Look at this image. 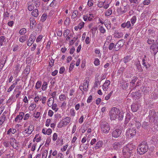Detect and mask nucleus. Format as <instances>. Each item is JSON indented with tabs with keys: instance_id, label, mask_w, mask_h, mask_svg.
I'll use <instances>...</instances> for the list:
<instances>
[{
	"instance_id": "obj_1",
	"label": "nucleus",
	"mask_w": 158,
	"mask_h": 158,
	"mask_svg": "<svg viewBox=\"0 0 158 158\" xmlns=\"http://www.w3.org/2000/svg\"><path fill=\"white\" fill-rule=\"evenodd\" d=\"M110 118L111 120L118 118L122 120L123 117V112L121 111L119 109L115 107L112 108L110 112Z\"/></svg>"
},
{
	"instance_id": "obj_2",
	"label": "nucleus",
	"mask_w": 158,
	"mask_h": 158,
	"mask_svg": "<svg viewBox=\"0 0 158 158\" xmlns=\"http://www.w3.org/2000/svg\"><path fill=\"white\" fill-rule=\"evenodd\" d=\"M135 146L132 144H128L123 148L122 154L125 158H129L134 154Z\"/></svg>"
},
{
	"instance_id": "obj_3",
	"label": "nucleus",
	"mask_w": 158,
	"mask_h": 158,
	"mask_svg": "<svg viewBox=\"0 0 158 158\" xmlns=\"http://www.w3.org/2000/svg\"><path fill=\"white\" fill-rule=\"evenodd\" d=\"M148 149V146L147 143L143 141L139 145L137 148V151L139 154L143 155L147 152Z\"/></svg>"
},
{
	"instance_id": "obj_4",
	"label": "nucleus",
	"mask_w": 158,
	"mask_h": 158,
	"mask_svg": "<svg viewBox=\"0 0 158 158\" xmlns=\"http://www.w3.org/2000/svg\"><path fill=\"white\" fill-rule=\"evenodd\" d=\"M148 117L149 122L151 123H155L158 120V113L154 111H150Z\"/></svg>"
},
{
	"instance_id": "obj_5",
	"label": "nucleus",
	"mask_w": 158,
	"mask_h": 158,
	"mask_svg": "<svg viewBox=\"0 0 158 158\" xmlns=\"http://www.w3.org/2000/svg\"><path fill=\"white\" fill-rule=\"evenodd\" d=\"M102 131L104 133H107L110 130V127L108 123L106 122H102L101 123Z\"/></svg>"
},
{
	"instance_id": "obj_6",
	"label": "nucleus",
	"mask_w": 158,
	"mask_h": 158,
	"mask_svg": "<svg viewBox=\"0 0 158 158\" xmlns=\"http://www.w3.org/2000/svg\"><path fill=\"white\" fill-rule=\"evenodd\" d=\"M136 131L135 129L133 128L128 129L126 132V137L129 138L131 139L133 138L135 135Z\"/></svg>"
},
{
	"instance_id": "obj_7",
	"label": "nucleus",
	"mask_w": 158,
	"mask_h": 158,
	"mask_svg": "<svg viewBox=\"0 0 158 158\" xmlns=\"http://www.w3.org/2000/svg\"><path fill=\"white\" fill-rule=\"evenodd\" d=\"M36 33H33L31 34L27 42V44L28 46H31L35 39V36Z\"/></svg>"
},
{
	"instance_id": "obj_8",
	"label": "nucleus",
	"mask_w": 158,
	"mask_h": 158,
	"mask_svg": "<svg viewBox=\"0 0 158 158\" xmlns=\"http://www.w3.org/2000/svg\"><path fill=\"white\" fill-rule=\"evenodd\" d=\"M33 130V125H31L28 127L23 132V133L24 135L26 134L29 135L32 133Z\"/></svg>"
},
{
	"instance_id": "obj_9",
	"label": "nucleus",
	"mask_w": 158,
	"mask_h": 158,
	"mask_svg": "<svg viewBox=\"0 0 158 158\" xmlns=\"http://www.w3.org/2000/svg\"><path fill=\"white\" fill-rule=\"evenodd\" d=\"M10 140V145L14 148L17 149L18 148L19 144L17 141L14 138H11Z\"/></svg>"
},
{
	"instance_id": "obj_10",
	"label": "nucleus",
	"mask_w": 158,
	"mask_h": 158,
	"mask_svg": "<svg viewBox=\"0 0 158 158\" xmlns=\"http://www.w3.org/2000/svg\"><path fill=\"white\" fill-rule=\"evenodd\" d=\"M121 133L122 131L121 130L119 129H116L113 131L112 135L114 138H117L120 136Z\"/></svg>"
},
{
	"instance_id": "obj_11",
	"label": "nucleus",
	"mask_w": 158,
	"mask_h": 158,
	"mask_svg": "<svg viewBox=\"0 0 158 158\" xmlns=\"http://www.w3.org/2000/svg\"><path fill=\"white\" fill-rule=\"evenodd\" d=\"M150 49L152 50L154 55L158 52V42L156 41V44H153L151 46Z\"/></svg>"
},
{
	"instance_id": "obj_12",
	"label": "nucleus",
	"mask_w": 158,
	"mask_h": 158,
	"mask_svg": "<svg viewBox=\"0 0 158 158\" xmlns=\"http://www.w3.org/2000/svg\"><path fill=\"white\" fill-rule=\"evenodd\" d=\"M122 144L120 142H115L113 144L112 147L114 150H118L121 148Z\"/></svg>"
},
{
	"instance_id": "obj_13",
	"label": "nucleus",
	"mask_w": 158,
	"mask_h": 158,
	"mask_svg": "<svg viewBox=\"0 0 158 158\" xmlns=\"http://www.w3.org/2000/svg\"><path fill=\"white\" fill-rule=\"evenodd\" d=\"M24 115V113L23 112H20L19 113V115L17 116L15 119V121L19 122L20 120L22 119Z\"/></svg>"
},
{
	"instance_id": "obj_14",
	"label": "nucleus",
	"mask_w": 158,
	"mask_h": 158,
	"mask_svg": "<svg viewBox=\"0 0 158 158\" xmlns=\"http://www.w3.org/2000/svg\"><path fill=\"white\" fill-rule=\"evenodd\" d=\"M110 81L108 80H106L102 85L103 89L104 91H106L108 89V86L110 85Z\"/></svg>"
},
{
	"instance_id": "obj_15",
	"label": "nucleus",
	"mask_w": 158,
	"mask_h": 158,
	"mask_svg": "<svg viewBox=\"0 0 158 158\" xmlns=\"http://www.w3.org/2000/svg\"><path fill=\"white\" fill-rule=\"evenodd\" d=\"M142 64L143 66L144 67H145V68L147 69L149 68L150 66L149 64L147 61V60L144 58H143L142 59Z\"/></svg>"
},
{
	"instance_id": "obj_16",
	"label": "nucleus",
	"mask_w": 158,
	"mask_h": 158,
	"mask_svg": "<svg viewBox=\"0 0 158 158\" xmlns=\"http://www.w3.org/2000/svg\"><path fill=\"white\" fill-rule=\"evenodd\" d=\"M139 108V105L137 103H134L131 106V109L134 112H136Z\"/></svg>"
},
{
	"instance_id": "obj_17",
	"label": "nucleus",
	"mask_w": 158,
	"mask_h": 158,
	"mask_svg": "<svg viewBox=\"0 0 158 158\" xmlns=\"http://www.w3.org/2000/svg\"><path fill=\"white\" fill-rule=\"evenodd\" d=\"M149 38H154L156 36V34L155 31L149 29L148 30Z\"/></svg>"
},
{
	"instance_id": "obj_18",
	"label": "nucleus",
	"mask_w": 158,
	"mask_h": 158,
	"mask_svg": "<svg viewBox=\"0 0 158 158\" xmlns=\"http://www.w3.org/2000/svg\"><path fill=\"white\" fill-rule=\"evenodd\" d=\"M111 2V0H105L103 2H104L103 8L106 9L108 8Z\"/></svg>"
},
{
	"instance_id": "obj_19",
	"label": "nucleus",
	"mask_w": 158,
	"mask_h": 158,
	"mask_svg": "<svg viewBox=\"0 0 158 158\" xmlns=\"http://www.w3.org/2000/svg\"><path fill=\"white\" fill-rule=\"evenodd\" d=\"M131 59V56H127L123 58V62L125 63V65H127V63L130 61Z\"/></svg>"
},
{
	"instance_id": "obj_20",
	"label": "nucleus",
	"mask_w": 158,
	"mask_h": 158,
	"mask_svg": "<svg viewBox=\"0 0 158 158\" xmlns=\"http://www.w3.org/2000/svg\"><path fill=\"white\" fill-rule=\"evenodd\" d=\"M103 143L102 141L100 140L96 143L95 147V149L97 150L100 148L102 146Z\"/></svg>"
},
{
	"instance_id": "obj_21",
	"label": "nucleus",
	"mask_w": 158,
	"mask_h": 158,
	"mask_svg": "<svg viewBox=\"0 0 158 158\" xmlns=\"http://www.w3.org/2000/svg\"><path fill=\"white\" fill-rule=\"evenodd\" d=\"M15 69L14 74L17 75L20 72L21 68L20 67V64H17L15 65Z\"/></svg>"
},
{
	"instance_id": "obj_22",
	"label": "nucleus",
	"mask_w": 158,
	"mask_h": 158,
	"mask_svg": "<svg viewBox=\"0 0 158 158\" xmlns=\"http://www.w3.org/2000/svg\"><path fill=\"white\" fill-rule=\"evenodd\" d=\"M70 121V118L69 117H67L64 118L62 121V124L63 125H67L69 123Z\"/></svg>"
},
{
	"instance_id": "obj_23",
	"label": "nucleus",
	"mask_w": 158,
	"mask_h": 158,
	"mask_svg": "<svg viewBox=\"0 0 158 158\" xmlns=\"http://www.w3.org/2000/svg\"><path fill=\"white\" fill-rule=\"evenodd\" d=\"M4 113H6L4 112L0 117V126L2 124L6 119V117Z\"/></svg>"
},
{
	"instance_id": "obj_24",
	"label": "nucleus",
	"mask_w": 158,
	"mask_h": 158,
	"mask_svg": "<svg viewBox=\"0 0 158 158\" xmlns=\"http://www.w3.org/2000/svg\"><path fill=\"white\" fill-rule=\"evenodd\" d=\"M6 42V37L4 36H2L0 37V45H3Z\"/></svg>"
},
{
	"instance_id": "obj_25",
	"label": "nucleus",
	"mask_w": 158,
	"mask_h": 158,
	"mask_svg": "<svg viewBox=\"0 0 158 158\" xmlns=\"http://www.w3.org/2000/svg\"><path fill=\"white\" fill-rule=\"evenodd\" d=\"M131 26L130 22L129 21H127L126 23H124L122 24L121 25L122 27L123 28H125L126 27L127 28H129Z\"/></svg>"
},
{
	"instance_id": "obj_26",
	"label": "nucleus",
	"mask_w": 158,
	"mask_h": 158,
	"mask_svg": "<svg viewBox=\"0 0 158 158\" xmlns=\"http://www.w3.org/2000/svg\"><path fill=\"white\" fill-rule=\"evenodd\" d=\"M30 70V67L29 65L26 66L25 69L23 71V73L26 76L29 73Z\"/></svg>"
},
{
	"instance_id": "obj_27",
	"label": "nucleus",
	"mask_w": 158,
	"mask_h": 158,
	"mask_svg": "<svg viewBox=\"0 0 158 158\" xmlns=\"http://www.w3.org/2000/svg\"><path fill=\"white\" fill-rule=\"evenodd\" d=\"M114 35L115 37L120 38L123 36V34L122 32L115 31L114 33Z\"/></svg>"
},
{
	"instance_id": "obj_28",
	"label": "nucleus",
	"mask_w": 158,
	"mask_h": 158,
	"mask_svg": "<svg viewBox=\"0 0 158 158\" xmlns=\"http://www.w3.org/2000/svg\"><path fill=\"white\" fill-rule=\"evenodd\" d=\"M17 84V81H16L14 83H13L9 87L7 91V92L10 93L14 89L16 85Z\"/></svg>"
},
{
	"instance_id": "obj_29",
	"label": "nucleus",
	"mask_w": 158,
	"mask_h": 158,
	"mask_svg": "<svg viewBox=\"0 0 158 158\" xmlns=\"http://www.w3.org/2000/svg\"><path fill=\"white\" fill-rule=\"evenodd\" d=\"M131 114L129 113L127 114L125 118V124L127 123L130 119L132 118L131 117Z\"/></svg>"
},
{
	"instance_id": "obj_30",
	"label": "nucleus",
	"mask_w": 158,
	"mask_h": 158,
	"mask_svg": "<svg viewBox=\"0 0 158 158\" xmlns=\"http://www.w3.org/2000/svg\"><path fill=\"white\" fill-rule=\"evenodd\" d=\"M48 87V84L47 82L44 81L43 84L42 86L41 89L43 91H45Z\"/></svg>"
},
{
	"instance_id": "obj_31",
	"label": "nucleus",
	"mask_w": 158,
	"mask_h": 158,
	"mask_svg": "<svg viewBox=\"0 0 158 158\" xmlns=\"http://www.w3.org/2000/svg\"><path fill=\"white\" fill-rule=\"evenodd\" d=\"M89 80L88 79L85 80L84 81L83 86H84L87 89L89 86Z\"/></svg>"
},
{
	"instance_id": "obj_32",
	"label": "nucleus",
	"mask_w": 158,
	"mask_h": 158,
	"mask_svg": "<svg viewBox=\"0 0 158 158\" xmlns=\"http://www.w3.org/2000/svg\"><path fill=\"white\" fill-rule=\"evenodd\" d=\"M136 66L139 72H141L143 71V69L139 61H138L137 63Z\"/></svg>"
},
{
	"instance_id": "obj_33",
	"label": "nucleus",
	"mask_w": 158,
	"mask_h": 158,
	"mask_svg": "<svg viewBox=\"0 0 158 158\" xmlns=\"http://www.w3.org/2000/svg\"><path fill=\"white\" fill-rule=\"evenodd\" d=\"M32 15L35 17H37L38 15V10L35 9L31 13Z\"/></svg>"
},
{
	"instance_id": "obj_34",
	"label": "nucleus",
	"mask_w": 158,
	"mask_h": 158,
	"mask_svg": "<svg viewBox=\"0 0 158 158\" xmlns=\"http://www.w3.org/2000/svg\"><path fill=\"white\" fill-rule=\"evenodd\" d=\"M112 10L111 8L108 9L106 12L105 15L106 16H109L112 13Z\"/></svg>"
},
{
	"instance_id": "obj_35",
	"label": "nucleus",
	"mask_w": 158,
	"mask_h": 158,
	"mask_svg": "<svg viewBox=\"0 0 158 158\" xmlns=\"http://www.w3.org/2000/svg\"><path fill=\"white\" fill-rule=\"evenodd\" d=\"M27 39L26 35L24 36H22L19 37V41L22 43H23Z\"/></svg>"
},
{
	"instance_id": "obj_36",
	"label": "nucleus",
	"mask_w": 158,
	"mask_h": 158,
	"mask_svg": "<svg viewBox=\"0 0 158 158\" xmlns=\"http://www.w3.org/2000/svg\"><path fill=\"white\" fill-rule=\"evenodd\" d=\"M59 98L60 100L62 101H64L66 99V96L63 94L60 95L59 96Z\"/></svg>"
},
{
	"instance_id": "obj_37",
	"label": "nucleus",
	"mask_w": 158,
	"mask_h": 158,
	"mask_svg": "<svg viewBox=\"0 0 158 158\" xmlns=\"http://www.w3.org/2000/svg\"><path fill=\"white\" fill-rule=\"evenodd\" d=\"M33 2L35 3V5L36 7H38L40 5V0H32Z\"/></svg>"
},
{
	"instance_id": "obj_38",
	"label": "nucleus",
	"mask_w": 158,
	"mask_h": 158,
	"mask_svg": "<svg viewBox=\"0 0 158 158\" xmlns=\"http://www.w3.org/2000/svg\"><path fill=\"white\" fill-rule=\"evenodd\" d=\"M27 32L26 29L24 28H22L19 31V33L21 35H23L25 34Z\"/></svg>"
},
{
	"instance_id": "obj_39",
	"label": "nucleus",
	"mask_w": 158,
	"mask_h": 158,
	"mask_svg": "<svg viewBox=\"0 0 158 158\" xmlns=\"http://www.w3.org/2000/svg\"><path fill=\"white\" fill-rule=\"evenodd\" d=\"M41 85V81H38L36 83L35 86V88L37 89H39L40 88Z\"/></svg>"
},
{
	"instance_id": "obj_40",
	"label": "nucleus",
	"mask_w": 158,
	"mask_h": 158,
	"mask_svg": "<svg viewBox=\"0 0 158 158\" xmlns=\"http://www.w3.org/2000/svg\"><path fill=\"white\" fill-rule=\"evenodd\" d=\"M119 42H117L115 45V47L114 48V50L115 51H118L121 47L120 46V44H119Z\"/></svg>"
},
{
	"instance_id": "obj_41",
	"label": "nucleus",
	"mask_w": 158,
	"mask_h": 158,
	"mask_svg": "<svg viewBox=\"0 0 158 158\" xmlns=\"http://www.w3.org/2000/svg\"><path fill=\"white\" fill-rule=\"evenodd\" d=\"M147 38L148 39L147 41V43L149 44H154V40L152 39V38H149L148 37Z\"/></svg>"
},
{
	"instance_id": "obj_42",
	"label": "nucleus",
	"mask_w": 158,
	"mask_h": 158,
	"mask_svg": "<svg viewBox=\"0 0 158 158\" xmlns=\"http://www.w3.org/2000/svg\"><path fill=\"white\" fill-rule=\"evenodd\" d=\"M78 11L77 10H74L73 13L72 15V18L74 19L77 17L78 15Z\"/></svg>"
},
{
	"instance_id": "obj_43",
	"label": "nucleus",
	"mask_w": 158,
	"mask_h": 158,
	"mask_svg": "<svg viewBox=\"0 0 158 158\" xmlns=\"http://www.w3.org/2000/svg\"><path fill=\"white\" fill-rule=\"evenodd\" d=\"M115 47V44L114 43H111L110 44L108 48L109 50H111L113 49L114 50Z\"/></svg>"
},
{
	"instance_id": "obj_44",
	"label": "nucleus",
	"mask_w": 158,
	"mask_h": 158,
	"mask_svg": "<svg viewBox=\"0 0 158 158\" xmlns=\"http://www.w3.org/2000/svg\"><path fill=\"white\" fill-rule=\"evenodd\" d=\"M99 26V30L100 32L103 34L105 33L106 32V30L103 26Z\"/></svg>"
},
{
	"instance_id": "obj_45",
	"label": "nucleus",
	"mask_w": 158,
	"mask_h": 158,
	"mask_svg": "<svg viewBox=\"0 0 158 158\" xmlns=\"http://www.w3.org/2000/svg\"><path fill=\"white\" fill-rule=\"evenodd\" d=\"M47 18V15L46 14H44L41 17V21L42 22H44Z\"/></svg>"
},
{
	"instance_id": "obj_46",
	"label": "nucleus",
	"mask_w": 158,
	"mask_h": 158,
	"mask_svg": "<svg viewBox=\"0 0 158 158\" xmlns=\"http://www.w3.org/2000/svg\"><path fill=\"white\" fill-rule=\"evenodd\" d=\"M149 124V123L148 122H143L142 126L143 128L145 129L147 128L148 127Z\"/></svg>"
},
{
	"instance_id": "obj_47",
	"label": "nucleus",
	"mask_w": 158,
	"mask_h": 158,
	"mask_svg": "<svg viewBox=\"0 0 158 158\" xmlns=\"http://www.w3.org/2000/svg\"><path fill=\"white\" fill-rule=\"evenodd\" d=\"M136 20V18L135 16H133L131 19V22L133 25L135 23Z\"/></svg>"
},
{
	"instance_id": "obj_48",
	"label": "nucleus",
	"mask_w": 158,
	"mask_h": 158,
	"mask_svg": "<svg viewBox=\"0 0 158 158\" xmlns=\"http://www.w3.org/2000/svg\"><path fill=\"white\" fill-rule=\"evenodd\" d=\"M78 39V37L77 36L76 37H74L72 40L69 42V44L70 45H72L73 43L75 42L76 40H77Z\"/></svg>"
},
{
	"instance_id": "obj_49",
	"label": "nucleus",
	"mask_w": 158,
	"mask_h": 158,
	"mask_svg": "<svg viewBox=\"0 0 158 158\" xmlns=\"http://www.w3.org/2000/svg\"><path fill=\"white\" fill-rule=\"evenodd\" d=\"M75 65L74 63V62H73V61L72 63L70 64V67L69 69V72H70L74 68V66Z\"/></svg>"
},
{
	"instance_id": "obj_50",
	"label": "nucleus",
	"mask_w": 158,
	"mask_h": 158,
	"mask_svg": "<svg viewBox=\"0 0 158 158\" xmlns=\"http://www.w3.org/2000/svg\"><path fill=\"white\" fill-rule=\"evenodd\" d=\"M118 13L119 15H122L124 13V12H123V10H122V9L120 7L118 8L117 10Z\"/></svg>"
},
{
	"instance_id": "obj_51",
	"label": "nucleus",
	"mask_w": 158,
	"mask_h": 158,
	"mask_svg": "<svg viewBox=\"0 0 158 158\" xmlns=\"http://www.w3.org/2000/svg\"><path fill=\"white\" fill-rule=\"evenodd\" d=\"M36 105L35 104H31V105L29 107V109L31 110H34L36 107Z\"/></svg>"
},
{
	"instance_id": "obj_52",
	"label": "nucleus",
	"mask_w": 158,
	"mask_h": 158,
	"mask_svg": "<svg viewBox=\"0 0 158 158\" xmlns=\"http://www.w3.org/2000/svg\"><path fill=\"white\" fill-rule=\"evenodd\" d=\"M52 109L53 110H55L56 111L58 110V108H56L57 105L56 104H53V103H52Z\"/></svg>"
},
{
	"instance_id": "obj_53",
	"label": "nucleus",
	"mask_w": 158,
	"mask_h": 158,
	"mask_svg": "<svg viewBox=\"0 0 158 158\" xmlns=\"http://www.w3.org/2000/svg\"><path fill=\"white\" fill-rule=\"evenodd\" d=\"M30 24H31L33 25H36V22L34 18H30Z\"/></svg>"
},
{
	"instance_id": "obj_54",
	"label": "nucleus",
	"mask_w": 158,
	"mask_h": 158,
	"mask_svg": "<svg viewBox=\"0 0 158 158\" xmlns=\"http://www.w3.org/2000/svg\"><path fill=\"white\" fill-rule=\"evenodd\" d=\"M69 32L70 31L68 29H66L64 30V37H66L69 34Z\"/></svg>"
},
{
	"instance_id": "obj_55",
	"label": "nucleus",
	"mask_w": 158,
	"mask_h": 158,
	"mask_svg": "<svg viewBox=\"0 0 158 158\" xmlns=\"http://www.w3.org/2000/svg\"><path fill=\"white\" fill-rule=\"evenodd\" d=\"M48 153V151L45 150L42 154V158H46Z\"/></svg>"
},
{
	"instance_id": "obj_56",
	"label": "nucleus",
	"mask_w": 158,
	"mask_h": 158,
	"mask_svg": "<svg viewBox=\"0 0 158 158\" xmlns=\"http://www.w3.org/2000/svg\"><path fill=\"white\" fill-rule=\"evenodd\" d=\"M138 78L137 77H134L132 81L130 82L131 84L133 86L135 84V82L136 81Z\"/></svg>"
},
{
	"instance_id": "obj_57",
	"label": "nucleus",
	"mask_w": 158,
	"mask_h": 158,
	"mask_svg": "<svg viewBox=\"0 0 158 158\" xmlns=\"http://www.w3.org/2000/svg\"><path fill=\"white\" fill-rule=\"evenodd\" d=\"M79 88L81 90L83 94H84V92H83V90L85 91H87L88 90V89H87L84 86L82 85H80L79 86Z\"/></svg>"
},
{
	"instance_id": "obj_58",
	"label": "nucleus",
	"mask_w": 158,
	"mask_h": 158,
	"mask_svg": "<svg viewBox=\"0 0 158 158\" xmlns=\"http://www.w3.org/2000/svg\"><path fill=\"white\" fill-rule=\"evenodd\" d=\"M129 7H130L128 5H127L126 6H124V10H123V12H124V13H125L127 12L128 10Z\"/></svg>"
},
{
	"instance_id": "obj_59",
	"label": "nucleus",
	"mask_w": 158,
	"mask_h": 158,
	"mask_svg": "<svg viewBox=\"0 0 158 158\" xmlns=\"http://www.w3.org/2000/svg\"><path fill=\"white\" fill-rule=\"evenodd\" d=\"M104 2H103L100 1L97 4V6H98L100 8H101L102 7H104Z\"/></svg>"
},
{
	"instance_id": "obj_60",
	"label": "nucleus",
	"mask_w": 158,
	"mask_h": 158,
	"mask_svg": "<svg viewBox=\"0 0 158 158\" xmlns=\"http://www.w3.org/2000/svg\"><path fill=\"white\" fill-rule=\"evenodd\" d=\"M113 93V91H111V92L108 94L105 97V99L106 100H108L111 96L112 94Z\"/></svg>"
},
{
	"instance_id": "obj_61",
	"label": "nucleus",
	"mask_w": 158,
	"mask_h": 158,
	"mask_svg": "<svg viewBox=\"0 0 158 158\" xmlns=\"http://www.w3.org/2000/svg\"><path fill=\"white\" fill-rule=\"evenodd\" d=\"M134 121L135 122V127L138 128L140 127L141 125L139 121H135V120H134Z\"/></svg>"
},
{
	"instance_id": "obj_62",
	"label": "nucleus",
	"mask_w": 158,
	"mask_h": 158,
	"mask_svg": "<svg viewBox=\"0 0 158 158\" xmlns=\"http://www.w3.org/2000/svg\"><path fill=\"white\" fill-rule=\"evenodd\" d=\"M54 61V60L52 59L50 60L49 61V66L51 67L53 66Z\"/></svg>"
},
{
	"instance_id": "obj_63",
	"label": "nucleus",
	"mask_w": 158,
	"mask_h": 158,
	"mask_svg": "<svg viewBox=\"0 0 158 158\" xmlns=\"http://www.w3.org/2000/svg\"><path fill=\"white\" fill-rule=\"evenodd\" d=\"M94 64L96 66H98L100 64V61L98 58H96L94 61Z\"/></svg>"
},
{
	"instance_id": "obj_64",
	"label": "nucleus",
	"mask_w": 158,
	"mask_h": 158,
	"mask_svg": "<svg viewBox=\"0 0 158 158\" xmlns=\"http://www.w3.org/2000/svg\"><path fill=\"white\" fill-rule=\"evenodd\" d=\"M70 22V19L69 18H67L64 21V24L65 25H68Z\"/></svg>"
}]
</instances>
